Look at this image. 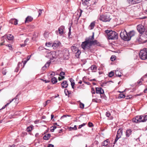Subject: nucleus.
<instances>
[{"instance_id": "obj_1", "label": "nucleus", "mask_w": 147, "mask_h": 147, "mask_svg": "<svg viewBox=\"0 0 147 147\" xmlns=\"http://www.w3.org/2000/svg\"><path fill=\"white\" fill-rule=\"evenodd\" d=\"M106 33H107L109 39H116L118 38L117 34L114 31L106 30L105 31Z\"/></svg>"}, {"instance_id": "obj_2", "label": "nucleus", "mask_w": 147, "mask_h": 147, "mask_svg": "<svg viewBox=\"0 0 147 147\" xmlns=\"http://www.w3.org/2000/svg\"><path fill=\"white\" fill-rule=\"evenodd\" d=\"M111 15L110 13H108L105 15H101L98 17V19L104 22H109L111 19Z\"/></svg>"}, {"instance_id": "obj_3", "label": "nucleus", "mask_w": 147, "mask_h": 147, "mask_svg": "<svg viewBox=\"0 0 147 147\" xmlns=\"http://www.w3.org/2000/svg\"><path fill=\"white\" fill-rule=\"evenodd\" d=\"M140 58L142 60L147 59V48L141 50L139 54Z\"/></svg>"}, {"instance_id": "obj_4", "label": "nucleus", "mask_w": 147, "mask_h": 147, "mask_svg": "<svg viewBox=\"0 0 147 147\" xmlns=\"http://www.w3.org/2000/svg\"><path fill=\"white\" fill-rule=\"evenodd\" d=\"M120 36L121 39L124 40H129L130 38L128 37V34H127L125 30L121 31L120 33Z\"/></svg>"}, {"instance_id": "obj_5", "label": "nucleus", "mask_w": 147, "mask_h": 147, "mask_svg": "<svg viewBox=\"0 0 147 147\" xmlns=\"http://www.w3.org/2000/svg\"><path fill=\"white\" fill-rule=\"evenodd\" d=\"M91 46V45L85 40L82 42L81 45V47L84 50H85L86 49H90Z\"/></svg>"}, {"instance_id": "obj_6", "label": "nucleus", "mask_w": 147, "mask_h": 147, "mask_svg": "<svg viewBox=\"0 0 147 147\" xmlns=\"http://www.w3.org/2000/svg\"><path fill=\"white\" fill-rule=\"evenodd\" d=\"M122 134V131L121 129H119L117 131L116 138L114 142V144H115L117 142L118 140L121 137Z\"/></svg>"}, {"instance_id": "obj_7", "label": "nucleus", "mask_w": 147, "mask_h": 147, "mask_svg": "<svg viewBox=\"0 0 147 147\" xmlns=\"http://www.w3.org/2000/svg\"><path fill=\"white\" fill-rule=\"evenodd\" d=\"M137 29L140 33H142L144 32L145 28L142 25L140 24L137 26Z\"/></svg>"}, {"instance_id": "obj_8", "label": "nucleus", "mask_w": 147, "mask_h": 147, "mask_svg": "<svg viewBox=\"0 0 147 147\" xmlns=\"http://www.w3.org/2000/svg\"><path fill=\"white\" fill-rule=\"evenodd\" d=\"M94 40V33H93L92 36L87 38L85 39V41L91 45L92 41Z\"/></svg>"}, {"instance_id": "obj_9", "label": "nucleus", "mask_w": 147, "mask_h": 147, "mask_svg": "<svg viewBox=\"0 0 147 147\" xmlns=\"http://www.w3.org/2000/svg\"><path fill=\"white\" fill-rule=\"evenodd\" d=\"M142 0H127V1L130 5L140 3Z\"/></svg>"}, {"instance_id": "obj_10", "label": "nucleus", "mask_w": 147, "mask_h": 147, "mask_svg": "<svg viewBox=\"0 0 147 147\" xmlns=\"http://www.w3.org/2000/svg\"><path fill=\"white\" fill-rule=\"evenodd\" d=\"M141 116H137L133 119V122L136 123H138L141 122L142 120L141 119Z\"/></svg>"}, {"instance_id": "obj_11", "label": "nucleus", "mask_w": 147, "mask_h": 147, "mask_svg": "<svg viewBox=\"0 0 147 147\" xmlns=\"http://www.w3.org/2000/svg\"><path fill=\"white\" fill-rule=\"evenodd\" d=\"M60 42L59 41H55L52 44V47H53L54 49H56L60 45Z\"/></svg>"}, {"instance_id": "obj_12", "label": "nucleus", "mask_w": 147, "mask_h": 147, "mask_svg": "<svg viewBox=\"0 0 147 147\" xmlns=\"http://www.w3.org/2000/svg\"><path fill=\"white\" fill-rule=\"evenodd\" d=\"M96 92L97 94H102L104 93V91L103 90L100 88H96Z\"/></svg>"}, {"instance_id": "obj_13", "label": "nucleus", "mask_w": 147, "mask_h": 147, "mask_svg": "<svg viewBox=\"0 0 147 147\" xmlns=\"http://www.w3.org/2000/svg\"><path fill=\"white\" fill-rule=\"evenodd\" d=\"M9 22L12 24H14L15 25H17L18 24V20L15 18L11 19Z\"/></svg>"}, {"instance_id": "obj_14", "label": "nucleus", "mask_w": 147, "mask_h": 147, "mask_svg": "<svg viewBox=\"0 0 147 147\" xmlns=\"http://www.w3.org/2000/svg\"><path fill=\"white\" fill-rule=\"evenodd\" d=\"M33 20V18L31 16H28L26 18L25 23H28L31 22Z\"/></svg>"}, {"instance_id": "obj_15", "label": "nucleus", "mask_w": 147, "mask_h": 147, "mask_svg": "<svg viewBox=\"0 0 147 147\" xmlns=\"http://www.w3.org/2000/svg\"><path fill=\"white\" fill-rule=\"evenodd\" d=\"M135 32L133 30L130 31L128 33V37L130 38L129 40H130L131 37L135 35Z\"/></svg>"}, {"instance_id": "obj_16", "label": "nucleus", "mask_w": 147, "mask_h": 147, "mask_svg": "<svg viewBox=\"0 0 147 147\" xmlns=\"http://www.w3.org/2000/svg\"><path fill=\"white\" fill-rule=\"evenodd\" d=\"M65 29V27L64 26H61L58 28V31L59 34H63V30Z\"/></svg>"}, {"instance_id": "obj_17", "label": "nucleus", "mask_w": 147, "mask_h": 147, "mask_svg": "<svg viewBox=\"0 0 147 147\" xmlns=\"http://www.w3.org/2000/svg\"><path fill=\"white\" fill-rule=\"evenodd\" d=\"M61 85L62 86V87L63 88H67L68 86V84L67 83V82L65 81L63 82L61 84Z\"/></svg>"}, {"instance_id": "obj_18", "label": "nucleus", "mask_w": 147, "mask_h": 147, "mask_svg": "<svg viewBox=\"0 0 147 147\" xmlns=\"http://www.w3.org/2000/svg\"><path fill=\"white\" fill-rule=\"evenodd\" d=\"M51 61H48L47 62V63H46L45 65L44 66L42 67V69L43 70H45L46 69V68L49 67V66L50 63H51Z\"/></svg>"}, {"instance_id": "obj_19", "label": "nucleus", "mask_w": 147, "mask_h": 147, "mask_svg": "<svg viewBox=\"0 0 147 147\" xmlns=\"http://www.w3.org/2000/svg\"><path fill=\"white\" fill-rule=\"evenodd\" d=\"M56 53L55 51H52L51 55V59H54L56 58L57 57L56 55Z\"/></svg>"}, {"instance_id": "obj_20", "label": "nucleus", "mask_w": 147, "mask_h": 147, "mask_svg": "<svg viewBox=\"0 0 147 147\" xmlns=\"http://www.w3.org/2000/svg\"><path fill=\"white\" fill-rule=\"evenodd\" d=\"M141 119L142 122H144L147 120V115L141 116Z\"/></svg>"}, {"instance_id": "obj_21", "label": "nucleus", "mask_w": 147, "mask_h": 147, "mask_svg": "<svg viewBox=\"0 0 147 147\" xmlns=\"http://www.w3.org/2000/svg\"><path fill=\"white\" fill-rule=\"evenodd\" d=\"M92 72H95L96 70V67L94 65H92L90 67Z\"/></svg>"}, {"instance_id": "obj_22", "label": "nucleus", "mask_w": 147, "mask_h": 147, "mask_svg": "<svg viewBox=\"0 0 147 147\" xmlns=\"http://www.w3.org/2000/svg\"><path fill=\"white\" fill-rule=\"evenodd\" d=\"M132 131L130 129H128L126 131V135L127 137H128L131 134Z\"/></svg>"}, {"instance_id": "obj_23", "label": "nucleus", "mask_w": 147, "mask_h": 147, "mask_svg": "<svg viewBox=\"0 0 147 147\" xmlns=\"http://www.w3.org/2000/svg\"><path fill=\"white\" fill-rule=\"evenodd\" d=\"M109 140H105L104 141V142L102 143V145L103 146H107L109 144Z\"/></svg>"}, {"instance_id": "obj_24", "label": "nucleus", "mask_w": 147, "mask_h": 147, "mask_svg": "<svg viewBox=\"0 0 147 147\" xmlns=\"http://www.w3.org/2000/svg\"><path fill=\"white\" fill-rule=\"evenodd\" d=\"M51 135L50 134H48L47 135H46L43 137V139L45 140H48L50 137Z\"/></svg>"}, {"instance_id": "obj_25", "label": "nucleus", "mask_w": 147, "mask_h": 147, "mask_svg": "<svg viewBox=\"0 0 147 147\" xmlns=\"http://www.w3.org/2000/svg\"><path fill=\"white\" fill-rule=\"evenodd\" d=\"M115 74L116 76L119 77L121 76L122 74L118 70L116 71Z\"/></svg>"}, {"instance_id": "obj_26", "label": "nucleus", "mask_w": 147, "mask_h": 147, "mask_svg": "<svg viewBox=\"0 0 147 147\" xmlns=\"http://www.w3.org/2000/svg\"><path fill=\"white\" fill-rule=\"evenodd\" d=\"M7 39L9 40H12L13 38V36L11 34H9L7 36Z\"/></svg>"}, {"instance_id": "obj_27", "label": "nucleus", "mask_w": 147, "mask_h": 147, "mask_svg": "<svg viewBox=\"0 0 147 147\" xmlns=\"http://www.w3.org/2000/svg\"><path fill=\"white\" fill-rule=\"evenodd\" d=\"M57 82V79L55 77H53L51 79V82L53 84L56 83Z\"/></svg>"}, {"instance_id": "obj_28", "label": "nucleus", "mask_w": 147, "mask_h": 147, "mask_svg": "<svg viewBox=\"0 0 147 147\" xmlns=\"http://www.w3.org/2000/svg\"><path fill=\"white\" fill-rule=\"evenodd\" d=\"M17 99H18V98H15L12 99V100L10 101V102L9 103H7L3 107H2V109H4L5 108V107H6L7 105H9V104L10 102H11L12 101H13V100H16Z\"/></svg>"}, {"instance_id": "obj_29", "label": "nucleus", "mask_w": 147, "mask_h": 147, "mask_svg": "<svg viewBox=\"0 0 147 147\" xmlns=\"http://www.w3.org/2000/svg\"><path fill=\"white\" fill-rule=\"evenodd\" d=\"M94 26L95 22H93L91 23L90 24L89 26V28H90V29H92Z\"/></svg>"}, {"instance_id": "obj_30", "label": "nucleus", "mask_w": 147, "mask_h": 147, "mask_svg": "<svg viewBox=\"0 0 147 147\" xmlns=\"http://www.w3.org/2000/svg\"><path fill=\"white\" fill-rule=\"evenodd\" d=\"M90 0H82V3L84 5H88V1Z\"/></svg>"}, {"instance_id": "obj_31", "label": "nucleus", "mask_w": 147, "mask_h": 147, "mask_svg": "<svg viewBox=\"0 0 147 147\" xmlns=\"http://www.w3.org/2000/svg\"><path fill=\"white\" fill-rule=\"evenodd\" d=\"M71 49L72 51L74 52H75L76 51H77L78 50V48L75 46L72 47Z\"/></svg>"}, {"instance_id": "obj_32", "label": "nucleus", "mask_w": 147, "mask_h": 147, "mask_svg": "<svg viewBox=\"0 0 147 147\" xmlns=\"http://www.w3.org/2000/svg\"><path fill=\"white\" fill-rule=\"evenodd\" d=\"M81 53V51L79 50H78L77 51V52L76 53V57L77 58H78L79 57V56L80 55Z\"/></svg>"}, {"instance_id": "obj_33", "label": "nucleus", "mask_w": 147, "mask_h": 147, "mask_svg": "<svg viewBox=\"0 0 147 147\" xmlns=\"http://www.w3.org/2000/svg\"><path fill=\"white\" fill-rule=\"evenodd\" d=\"M74 80L71 78L70 79V81L71 82V85L73 89H74V86L75 85V83L74 82Z\"/></svg>"}, {"instance_id": "obj_34", "label": "nucleus", "mask_w": 147, "mask_h": 147, "mask_svg": "<svg viewBox=\"0 0 147 147\" xmlns=\"http://www.w3.org/2000/svg\"><path fill=\"white\" fill-rule=\"evenodd\" d=\"M98 42L96 40H93L92 41V42L91 43V46L92 45H98Z\"/></svg>"}, {"instance_id": "obj_35", "label": "nucleus", "mask_w": 147, "mask_h": 147, "mask_svg": "<svg viewBox=\"0 0 147 147\" xmlns=\"http://www.w3.org/2000/svg\"><path fill=\"white\" fill-rule=\"evenodd\" d=\"M52 54V52H50L48 53L47 54V56L50 59H51V55Z\"/></svg>"}, {"instance_id": "obj_36", "label": "nucleus", "mask_w": 147, "mask_h": 147, "mask_svg": "<svg viewBox=\"0 0 147 147\" xmlns=\"http://www.w3.org/2000/svg\"><path fill=\"white\" fill-rule=\"evenodd\" d=\"M114 75V73L113 71H111L109 73V76L110 77H111Z\"/></svg>"}, {"instance_id": "obj_37", "label": "nucleus", "mask_w": 147, "mask_h": 147, "mask_svg": "<svg viewBox=\"0 0 147 147\" xmlns=\"http://www.w3.org/2000/svg\"><path fill=\"white\" fill-rule=\"evenodd\" d=\"M116 58V57L115 56L112 55L110 59L111 61H113Z\"/></svg>"}, {"instance_id": "obj_38", "label": "nucleus", "mask_w": 147, "mask_h": 147, "mask_svg": "<svg viewBox=\"0 0 147 147\" xmlns=\"http://www.w3.org/2000/svg\"><path fill=\"white\" fill-rule=\"evenodd\" d=\"M125 97V96L124 94H120L119 95V98H123Z\"/></svg>"}, {"instance_id": "obj_39", "label": "nucleus", "mask_w": 147, "mask_h": 147, "mask_svg": "<svg viewBox=\"0 0 147 147\" xmlns=\"http://www.w3.org/2000/svg\"><path fill=\"white\" fill-rule=\"evenodd\" d=\"M64 92L66 95H68L69 94V91L67 89L65 90Z\"/></svg>"}, {"instance_id": "obj_40", "label": "nucleus", "mask_w": 147, "mask_h": 147, "mask_svg": "<svg viewBox=\"0 0 147 147\" xmlns=\"http://www.w3.org/2000/svg\"><path fill=\"white\" fill-rule=\"evenodd\" d=\"M69 129L70 130H76L77 129L76 126V125H74V127H70Z\"/></svg>"}, {"instance_id": "obj_41", "label": "nucleus", "mask_w": 147, "mask_h": 147, "mask_svg": "<svg viewBox=\"0 0 147 147\" xmlns=\"http://www.w3.org/2000/svg\"><path fill=\"white\" fill-rule=\"evenodd\" d=\"M49 33L48 32H45L44 34V36L45 38H47L49 36Z\"/></svg>"}, {"instance_id": "obj_42", "label": "nucleus", "mask_w": 147, "mask_h": 147, "mask_svg": "<svg viewBox=\"0 0 147 147\" xmlns=\"http://www.w3.org/2000/svg\"><path fill=\"white\" fill-rule=\"evenodd\" d=\"M52 43L49 42H47L46 43V45L48 47H50L52 46Z\"/></svg>"}, {"instance_id": "obj_43", "label": "nucleus", "mask_w": 147, "mask_h": 147, "mask_svg": "<svg viewBox=\"0 0 147 147\" xmlns=\"http://www.w3.org/2000/svg\"><path fill=\"white\" fill-rule=\"evenodd\" d=\"M32 129V128L31 127H27V131L29 132L31 131Z\"/></svg>"}, {"instance_id": "obj_44", "label": "nucleus", "mask_w": 147, "mask_h": 147, "mask_svg": "<svg viewBox=\"0 0 147 147\" xmlns=\"http://www.w3.org/2000/svg\"><path fill=\"white\" fill-rule=\"evenodd\" d=\"M51 102V100H47L45 102V104H44V106H45L47 105L48 104V103L50 102Z\"/></svg>"}, {"instance_id": "obj_45", "label": "nucleus", "mask_w": 147, "mask_h": 147, "mask_svg": "<svg viewBox=\"0 0 147 147\" xmlns=\"http://www.w3.org/2000/svg\"><path fill=\"white\" fill-rule=\"evenodd\" d=\"M80 108L83 109L84 107V104L83 103H80Z\"/></svg>"}, {"instance_id": "obj_46", "label": "nucleus", "mask_w": 147, "mask_h": 147, "mask_svg": "<svg viewBox=\"0 0 147 147\" xmlns=\"http://www.w3.org/2000/svg\"><path fill=\"white\" fill-rule=\"evenodd\" d=\"M86 125L85 123H83L82 124H81L79 126V127H78V129L81 128L82 127Z\"/></svg>"}, {"instance_id": "obj_47", "label": "nucleus", "mask_w": 147, "mask_h": 147, "mask_svg": "<svg viewBox=\"0 0 147 147\" xmlns=\"http://www.w3.org/2000/svg\"><path fill=\"white\" fill-rule=\"evenodd\" d=\"M6 46L9 47V49L10 50H11L12 49L11 45L10 44L7 45Z\"/></svg>"}, {"instance_id": "obj_48", "label": "nucleus", "mask_w": 147, "mask_h": 147, "mask_svg": "<svg viewBox=\"0 0 147 147\" xmlns=\"http://www.w3.org/2000/svg\"><path fill=\"white\" fill-rule=\"evenodd\" d=\"M65 51L66 52V54L65 55V56H68L69 55V51H68L67 50V49H65Z\"/></svg>"}, {"instance_id": "obj_49", "label": "nucleus", "mask_w": 147, "mask_h": 147, "mask_svg": "<svg viewBox=\"0 0 147 147\" xmlns=\"http://www.w3.org/2000/svg\"><path fill=\"white\" fill-rule=\"evenodd\" d=\"M29 40V39L28 38H26L24 41V43L26 45H27L28 44V43Z\"/></svg>"}, {"instance_id": "obj_50", "label": "nucleus", "mask_w": 147, "mask_h": 147, "mask_svg": "<svg viewBox=\"0 0 147 147\" xmlns=\"http://www.w3.org/2000/svg\"><path fill=\"white\" fill-rule=\"evenodd\" d=\"M88 126L90 127H92L93 125V124L90 122L88 123Z\"/></svg>"}, {"instance_id": "obj_51", "label": "nucleus", "mask_w": 147, "mask_h": 147, "mask_svg": "<svg viewBox=\"0 0 147 147\" xmlns=\"http://www.w3.org/2000/svg\"><path fill=\"white\" fill-rule=\"evenodd\" d=\"M110 115V113L109 112H107L106 114V115L107 117H109Z\"/></svg>"}, {"instance_id": "obj_52", "label": "nucleus", "mask_w": 147, "mask_h": 147, "mask_svg": "<svg viewBox=\"0 0 147 147\" xmlns=\"http://www.w3.org/2000/svg\"><path fill=\"white\" fill-rule=\"evenodd\" d=\"M142 81V80L141 79L140 80H139L138 82V84H141V83Z\"/></svg>"}, {"instance_id": "obj_53", "label": "nucleus", "mask_w": 147, "mask_h": 147, "mask_svg": "<svg viewBox=\"0 0 147 147\" xmlns=\"http://www.w3.org/2000/svg\"><path fill=\"white\" fill-rule=\"evenodd\" d=\"M54 146L53 145L51 144H49L48 145L47 147H54Z\"/></svg>"}, {"instance_id": "obj_54", "label": "nucleus", "mask_w": 147, "mask_h": 147, "mask_svg": "<svg viewBox=\"0 0 147 147\" xmlns=\"http://www.w3.org/2000/svg\"><path fill=\"white\" fill-rule=\"evenodd\" d=\"M65 74V73L64 72L61 71L60 74V76H62L63 75H64Z\"/></svg>"}, {"instance_id": "obj_55", "label": "nucleus", "mask_w": 147, "mask_h": 147, "mask_svg": "<svg viewBox=\"0 0 147 147\" xmlns=\"http://www.w3.org/2000/svg\"><path fill=\"white\" fill-rule=\"evenodd\" d=\"M40 80H42L44 82H45V83L49 82V81L47 80H44L43 79H41Z\"/></svg>"}, {"instance_id": "obj_56", "label": "nucleus", "mask_w": 147, "mask_h": 147, "mask_svg": "<svg viewBox=\"0 0 147 147\" xmlns=\"http://www.w3.org/2000/svg\"><path fill=\"white\" fill-rule=\"evenodd\" d=\"M26 45L24 43V44H20V46L21 47H25Z\"/></svg>"}, {"instance_id": "obj_57", "label": "nucleus", "mask_w": 147, "mask_h": 147, "mask_svg": "<svg viewBox=\"0 0 147 147\" xmlns=\"http://www.w3.org/2000/svg\"><path fill=\"white\" fill-rule=\"evenodd\" d=\"M42 10L40 9L38 11L39 13V16L41 14V13H42Z\"/></svg>"}, {"instance_id": "obj_58", "label": "nucleus", "mask_w": 147, "mask_h": 147, "mask_svg": "<svg viewBox=\"0 0 147 147\" xmlns=\"http://www.w3.org/2000/svg\"><path fill=\"white\" fill-rule=\"evenodd\" d=\"M27 61H28L27 60L24 61V62L23 63V64H24L23 67H24V66L25 65V64L27 62Z\"/></svg>"}, {"instance_id": "obj_59", "label": "nucleus", "mask_w": 147, "mask_h": 147, "mask_svg": "<svg viewBox=\"0 0 147 147\" xmlns=\"http://www.w3.org/2000/svg\"><path fill=\"white\" fill-rule=\"evenodd\" d=\"M15 145L14 144H13L11 145H9L8 147H15Z\"/></svg>"}, {"instance_id": "obj_60", "label": "nucleus", "mask_w": 147, "mask_h": 147, "mask_svg": "<svg viewBox=\"0 0 147 147\" xmlns=\"http://www.w3.org/2000/svg\"><path fill=\"white\" fill-rule=\"evenodd\" d=\"M82 12V11L81 10H80V15L79 16V17H80L81 16Z\"/></svg>"}, {"instance_id": "obj_61", "label": "nucleus", "mask_w": 147, "mask_h": 147, "mask_svg": "<svg viewBox=\"0 0 147 147\" xmlns=\"http://www.w3.org/2000/svg\"><path fill=\"white\" fill-rule=\"evenodd\" d=\"M2 73L3 75H5L6 74V72L5 71H2Z\"/></svg>"}, {"instance_id": "obj_62", "label": "nucleus", "mask_w": 147, "mask_h": 147, "mask_svg": "<svg viewBox=\"0 0 147 147\" xmlns=\"http://www.w3.org/2000/svg\"><path fill=\"white\" fill-rule=\"evenodd\" d=\"M92 101H93V102H97V101L96 100V99H93Z\"/></svg>"}, {"instance_id": "obj_63", "label": "nucleus", "mask_w": 147, "mask_h": 147, "mask_svg": "<svg viewBox=\"0 0 147 147\" xmlns=\"http://www.w3.org/2000/svg\"><path fill=\"white\" fill-rule=\"evenodd\" d=\"M131 97V96H127V97L126 98V99H128L130 98Z\"/></svg>"}, {"instance_id": "obj_64", "label": "nucleus", "mask_w": 147, "mask_h": 147, "mask_svg": "<svg viewBox=\"0 0 147 147\" xmlns=\"http://www.w3.org/2000/svg\"><path fill=\"white\" fill-rule=\"evenodd\" d=\"M55 73L54 72H52L50 74V75L51 76H54L55 75Z\"/></svg>"}]
</instances>
